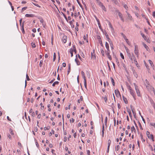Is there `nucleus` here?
Returning a JSON list of instances; mask_svg holds the SVG:
<instances>
[{
    "mask_svg": "<svg viewBox=\"0 0 155 155\" xmlns=\"http://www.w3.org/2000/svg\"><path fill=\"white\" fill-rule=\"evenodd\" d=\"M146 134H147V137H148L149 138V139H150L151 137H150V132L148 131H147V133H146Z\"/></svg>",
    "mask_w": 155,
    "mask_h": 155,
    "instance_id": "nucleus-23",
    "label": "nucleus"
},
{
    "mask_svg": "<svg viewBox=\"0 0 155 155\" xmlns=\"http://www.w3.org/2000/svg\"><path fill=\"white\" fill-rule=\"evenodd\" d=\"M80 14V13L79 12H78V13L77 14L76 13H74V16L75 17H77L78 16V15H79Z\"/></svg>",
    "mask_w": 155,
    "mask_h": 155,
    "instance_id": "nucleus-38",
    "label": "nucleus"
},
{
    "mask_svg": "<svg viewBox=\"0 0 155 155\" xmlns=\"http://www.w3.org/2000/svg\"><path fill=\"white\" fill-rule=\"evenodd\" d=\"M128 112L129 113V116H130V118H132V115H131V111H130V110H128Z\"/></svg>",
    "mask_w": 155,
    "mask_h": 155,
    "instance_id": "nucleus-40",
    "label": "nucleus"
},
{
    "mask_svg": "<svg viewBox=\"0 0 155 155\" xmlns=\"http://www.w3.org/2000/svg\"><path fill=\"white\" fill-rule=\"evenodd\" d=\"M104 101L105 102L107 103V98L106 96H105L104 97Z\"/></svg>",
    "mask_w": 155,
    "mask_h": 155,
    "instance_id": "nucleus-59",
    "label": "nucleus"
},
{
    "mask_svg": "<svg viewBox=\"0 0 155 155\" xmlns=\"http://www.w3.org/2000/svg\"><path fill=\"white\" fill-rule=\"evenodd\" d=\"M70 121L71 122H72V123H73L74 121V120L73 118H71L70 120Z\"/></svg>",
    "mask_w": 155,
    "mask_h": 155,
    "instance_id": "nucleus-62",
    "label": "nucleus"
},
{
    "mask_svg": "<svg viewBox=\"0 0 155 155\" xmlns=\"http://www.w3.org/2000/svg\"><path fill=\"white\" fill-rule=\"evenodd\" d=\"M101 8L103 10H104L105 12L106 11V8H105V7L104 5H103L102 6H101Z\"/></svg>",
    "mask_w": 155,
    "mask_h": 155,
    "instance_id": "nucleus-35",
    "label": "nucleus"
},
{
    "mask_svg": "<svg viewBox=\"0 0 155 155\" xmlns=\"http://www.w3.org/2000/svg\"><path fill=\"white\" fill-rule=\"evenodd\" d=\"M105 35L106 37V38L109 41V40L110 41V38L109 37L107 33L106 32H105Z\"/></svg>",
    "mask_w": 155,
    "mask_h": 155,
    "instance_id": "nucleus-29",
    "label": "nucleus"
},
{
    "mask_svg": "<svg viewBox=\"0 0 155 155\" xmlns=\"http://www.w3.org/2000/svg\"><path fill=\"white\" fill-rule=\"evenodd\" d=\"M87 154L88 155H90V151L89 150H87Z\"/></svg>",
    "mask_w": 155,
    "mask_h": 155,
    "instance_id": "nucleus-63",
    "label": "nucleus"
},
{
    "mask_svg": "<svg viewBox=\"0 0 155 155\" xmlns=\"http://www.w3.org/2000/svg\"><path fill=\"white\" fill-rule=\"evenodd\" d=\"M78 2V3L79 5V6L82 8V6L81 4L80 3V2H79V0H76Z\"/></svg>",
    "mask_w": 155,
    "mask_h": 155,
    "instance_id": "nucleus-51",
    "label": "nucleus"
},
{
    "mask_svg": "<svg viewBox=\"0 0 155 155\" xmlns=\"http://www.w3.org/2000/svg\"><path fill=\"white\" fill-rule=\"evenodd\" d=\"M101 53L103 56H104V51L103 49H101Z\"/></svg>",
    "mask_w": 155,
    "mask_h": 155,
    "instance_id": "nucleus-36",
    "label": "nucleus"
},
{
    "mask_svg": "<svg viewBox=\"0 0 155 155\" xmlns=\"http://www.w3.org/2000/svg\"><path fill=\"white\" fill-rule=\"evenodd\" d=\"M59 83V82L58 81H56L54 82L53 84H52V86L53 87L55 86V84H58Z\"/></svg>",
    "mask_w": 155,
    "mask_h": 155,
    "instance_id": "nucleus-24",
    "label": "nucleus"
},
{
    "mask_svg": "<svg viewBox=\"0 0 155 155\" xmlns=\"http://www.w3.org/2000/svg\"><path fill=\"white\" fill-rule=\"evenodd\" d=\"M143 45L144 47L146 49V50L147 51H148V49H149V48L148 47V46H147L146 44H145L144 43H143Z\"/></svg>",
    "mask_w": 155,
    "mask_h": 155,
    "instance_id": "nucleus-30",
    "label": "nucleus"
},
{
    "mask_svg": "<svg viewBox=\"0 0 155 155\" xmlns=\"http://www.w3.org/2000/svg\"><path fill=\"white\" fill-rule=\"evenodd\" d=\"M43 62V60H41L40 61V64H39V66L40 67H41L42 66V64Z\"/></svg>",
    "mask_w": 155,
    "mask_h": 155,
    "instance_id": "nucleus-44",
    "label": "nucleus"
},
{
    "mask_svg": "<svg viewBox=\"0 0 155 155\" xmlns=\"http://www.w3.org/2000/svg\"><path fill=\"white\" fill-rule=\"evenodd\" d=\"M56 58V54L55 53L54 54L53 61H54Z\"/></svg>",
    "mask_w": 155,
    "mask_h": 155,
    "instance_id": "nucleus-39",
    "label": "nucleus"
},
{
    "mask_svg": "<svg viewBox=\"0 0 155 155\" xmlns=\"http://www.w3.org/2000/svg\"><path fill=\"white\" fill-rule=\"evenodd\" d=\"M110 79L111 80V82L112 83V85L114 86L115 85V83H114V79L112 77H110Z\"/></svg>",
    "mask_w": 155,
    "mask_h": 155,
    "instance_id": "nucleus-21",
    "label": "nucleus"
},
{
    "mask_svg": "<svg viewBox=\"0 0 155 155\" xmlns=\"http://www.w3.org/2000/svg\"><path fill=\"white\" fill-rule=\"evenodd\" d=\"M152 15L154 18H155V12L154 11L153 12Z\"/></svg>",
    "mask_w": 155,
    "mask_h": 155,
    "instance_id": "nucleus-64",
    "label": "nucleus"
},
{
    "mask_svg": "<svg viewBox=\"0 0 155 155\" xmlns=\"http://www.w3.org/2000/svg\"><path fill=\"white\" fill-rule=\"evenodd\" d=\"M134 86L135 88L136 91L137 95L139 97H140L141 95L140 94V91L138 88V86L135 83H134Z\"/></svg>",
    "mask_w": 155,
    "mask_h": 155,
    "instance_id": "nucleus-2",
    "label": "nucleus"
},
{
    "mask_svg": "<svg viewBox=\"0 0 155 155\" xmlns=\"http://www.w3.org/2000/svg\"><path fill=\"white\" fill-rule=\"evenodd\" d=\"M125 40L126 41V42L127 43L128 45H130V43L129 41V40L127 38L125 39Z\"/></svg>",
    "mask_w": 155,
    "mask_h": 155,
    "instance_id": "nucleus-31",
    "label": "nucleus"
},
{
    "mask_svg": "<svg viewBox=\"0 0 155 155\" xmlns=\"http://www.w3.org/2000/svg\"><path fill=\"white\" fill-rule=\"evenodd\" d=\"M149 147H150V148L151 149V150L153 151V148L152 147V146H151V145H149Z\"/></svg>",
    "mask_w": 155,
    "mask_h": 155,
    "instance_id": "nucleus-61",
    "label": "nucleus"
},
{
    "mask_svg": "<svg viewBox=\"0 0 155 155\" xmlns=\"http://www.w3.org/2000/svg\"><path fill=\"white\" fill-rule=\"evenodd\" d=\"M131 132H132L133 131H134V132H136V129L133 126H132L131 127Z\"/></svg>",
    "mask_w": 155,
    "mask_h": 155,
    "instance_id": "nucleus-25",
    "label": "nucleus"
},
{
    "mask_svg": "<svg viewBox=\"0 0 155 155\" xmlns=\"http://www.w3.org/2000/svg\"><path fill=\"white\" fill-rule=\"evenodd\" d=\"M149 62L150 64L151 65V66H152V65L153 66V63L151 60H149Z\"/></svg>",
    "mask_w": 155,
    "mask_h": 155,
    "instance_id": "nucleus-52",
    "label": "nucleus"
},
{
    "mask_svg": "<svg viewBox=\"0 0 155 155\" xmlns=\"http://www.w3.org/2000/svg\"><path fill=\"white\" fill-rule=\"evenodd\" d=\"M120 56H121V58L122 59H124V56L123 54L122 53H120Z\"/></svg>",
    "mask_w": 155,
    "mask_h": 155,
    "instance_id": "nucleus-47",
    "label": "nucleus"
},
{
    "mask_svg": "<svg viewBox=\"0 0 155 155\" xmlns=\"http://www.w3.org/2000/svg\"><path fill=\"white\" fill-rule=\"evenodd\" d=\"M81 74H82V76L83 77V78L84 79V81L86 80L85 77V74H84V72L83 71H82L81 72Z\"/></svg>",
    "mask_w": 155,
    "mask_h": 155,
    "instance_id": "nucleus-13",
    "label": "nucleus"
},
{
    "mask_svg": "<svg viewBox=\"0 0 155 155\" xmlns=\"http://www.w3.org/2000/svg\"><path fill=\"white\" fill-rule=\"evenodd\" d=\"M125 48L126 49V51L127 54V55L129 58L130 59V60L131 61H132L133 60H134L133 57H135L134 54H133V53H132V54H131L130 53L128 52L127 51V50H128V49H126V48L125 47Z\"/></svg>",
    "mask_w": 155,
    "mask_h": 155,
    "instance_id": "nucleus-1",
    "label": "nucleus"
},
{
    "mask_svg": "<svg viewBox=\"0 0 155 155\" xmlns=\"http://www.w3.org/2000/svg\"><path fill=\"white\" fill-rule=\"evenodd\" d=\"M70 52L71 54V57H72L73 56V49L72 48L70 49Z\"/></svg>",
    "mask_w": 155,
    "mask_h": 155,
    "instance_id": "nucleus-22",
    "label": "nucleus"
},
{
    "mask_svg": "<svg viewBox=\"0 0 155 155\" xmlns=\"http://www.w3.org/2000/svg\"><path fill=\"white\" fill-rule=\"evenodd\" d=\"M24 22L25 21H24L22 23H21V25H20L21 28L24 27Z\"/></svg>",
    "mask_w": 155,
    "mask_h": 155,
    "instance_id": "nucleus-58",
    "label": "nucleus"
},
{
    "mask_svg": "<svg viewBox=\"0 0 155 155\" xmlns=\"http://www.w3.org/2000/svg\"><path fill=\"white\" fill-rule=\"evenodd\" d=\"M97 39L98 40V41H99V43L100 44V45H101V46L103 47L104 46L103 45V44L102 42L101 41V37L99 35H98V36H97Z\"/></svg>",
    "mask_w": 155,
    "mask_h": 155,
    "instance_id": "nucleus-5",
    "label": "nucleus"
},
{
    "mask_svg": "<svg viewBox=\"0 0 155 155\" xmlns=\"http://www.w3.org/2000/svg\"><path fill=\"white\" fill-rule=\"evenodd\" d=\"M38 18L40 20V21L41 23L42 24L43 23L44 21L41 17H39Z\"/></svg>",
    "mask_w": 155,
    "mask_h": 155,
    "instance_id": "nucleus-28",
    "label": "nucleus"
},
{
    "mask_svg": "<svg viewBox=\"0 0 155 155\" xmlns=\"http://www.w3.org/2000/svg\"><path fill=\"white\" fill-rule=\"evenodd\" d=\"M107 64H108V68H109V70L110 71H111V68H110V66L109 65V63L108 62V61H107Z\"/></svg>",
    "mask_w": 155,
    "mask_h": 155,
    "instance_id": "nucleus-54",
    "label": "nucleus"
},
{
    "mask_svg": "<svg viewBox=\"0 0 155 155\" xmlns=\"http://www.w3.org/2000/svg\"><path fill=\"white\" fill-rule=\"evenodd\" d=\"M71 69V64H68V74L70 71Z\"/></svg>",
    "mask_w": 155,
    "mask_h": 155,
    "instance_id": "nucleus-27",
    "label": "nucleus"
},
{
    "mask_svg": "<svg viewBox=\"0 0 155 155\" xmlns=\"http://www.w3.org/2000/svg\"><path fill=\"white\" fill-rule=\"evenodd\" d=\"M98 5L101 7L103 5V3L101 2L100 1H98L97 2Z\"/></svg>",
    "mask_w": 155,
    "mask_h": 155,
    "instance_id": "nucleus-18",
    "label": "nucleus"
},
{
    "mask_svg": "<svg viewBox=\"0 0 155 155\" xmlns=\"http://www.w3.org/2000/svg\"><path fill=\"white\" fill-rule=\"evenodd\" d=\"M61 13L62 14V15H63L64 16V18L66 19V20L68 21V20H67V17L66 16V15H65V14L64 13H63L62 12H61Z\"/></svg>",
    "mask_w": 155,
    "mask_h": 155,
    "instance_id": "nucleus-45",
    "label": "nucleus"
},
{
    "mask_svg": "<svg viewBox=\"0 0 155 155\" xmlns=\"http://www.w3.org/2000/svg\"><path fill=\"white\" fill-rule=\"evenodd\" d=\"M91 58H93L94 59H96V57L95 56V54L94 55H93V53L91 52Z\"/></svg>",
    "mask_w": 155,
    "mask_h": 155,
    "instance_id": "nucleus-34",
    "label": "nucleus"
},
{
    "mask_svg": "<svg viewBox=\"0 0 155 155\" xmlns=\"http://www.w3.org/2000/svg\"><path fill=\"white\" fill-rule=\"evenodd\" d=\"M134 53L137 55V56L139 54V52H138V51L137 49H136V46H135V49L134 50Z\"/></svg>",
    "mask_w": 155,
    "mask_h": 155,
    "instance_id": "nucleus-11",
    "label": "nucleus"
},
{
    "mask_svg": "<svg viewBox=\"0 0 155 155\" xmlns=\"http://www.w3.org/2000/svg\"><path fill=\"white\" fill-rule=\"evenodd\" d=\"M117 13L118 14V16L120 18L121 20L123 22H124V20L123 17V15L122 14L119 12L118 11Z\"/></svg>",
    "mask_w": 155,
    "mask_h": 155,
    "instance_id": "nucleus-6",
    "label": "nucleus"
},
{
    "mask_svg": "<svg viewBox=\"0 0 155 155\" xmlns=\"http://www.w3.org/2000/svg\"><path fill=\"white\" fill-rule=\"evenodd\" d=\"M114 92H115V93L117 97H118L119 95L120 96H121V95L120 94V93L118 90H115L114 91Z\"/></svg>",
    "mask_w": 155,
    "mask_h": 155,
    "instance_id": "nucleus-8",
    "label": "nucleus"
},
{
    "mask_svg": "<svg viewBox=\"0 0 155 155\" xmlns=\"http://www.w3.org/2000/svg\"><path fill=\"white\" fill-rule=\"evenodd\" d=\"M73 51H74L75 52V53L76 54L77 53V51L75 45L73 46Z\"/></svg>",
    "mask_w": 155,
    "mask_h": 155,
    "instance_id": "nucleus-32",
    "label": "nucleus"
},
{
    "mask_svg": "<svg viewBox=\"0 0 155 155\" xmlns=\"http://www.w3.org/2000/svg\"><path fill=\"white\" fill-rule=\"evenodd\" d=\"M133 60H134V63L135 64H136V65H137V64H138V63L136 60V58L135 57H133Z\"/></svg>",
    "mask_w": 155,
    "mask_h": 155,
    "instance_id": "nucleus-26",
    "label": "nucleus"
},
{
    "mask_svg": "<svg viewBox=\"0 0 155 155\" xmlns=\"http://www.w3.org/2000/svg\"><path fill=\"white\" fill-rule=\"evenodd\" d=\"M84 85L85 88L86 89H87L86 80L84 81Z\"/></svg>",
    "mask_w": 155,
    "mask_h": 155,
    "instance_id": "nucleus-42",
    "label": "nucleus"
},
{
    "mask_svg": "<svg viewBox=\"0 0 155 155\" xmlns=\"http://www.w3.org/2000/svg\"><path fill=\"white\" fill-rule=\"evenodd\" d=\"M75 61L76 62L78 65H80V61H78L77 59V58H75Z\"/></svg>",
    "mask_w": 155,
    "mask_h": 155,
    "instance_id": "nucleus-17",
    "label": "nucleus"
},
{
    "mask_svg": "<svg viewBox=\"0 0 155 155\" xmlns=\"http://www.w3.org/2000/svg\"><path fill=\"white\" fill-rule=\"evenodd\" d=\"M107 117H105V121H104V123H105V125L106 126V127H107Z\"/></svg>",
    "mask_w": 155,
    "mask_h": 155,
    "instance_id": "nucleus-37",
    "label": "nucleus"
},
{
    "mask_svg": "<svg viewBox=\"0 0 155 155\" xmlns=\"http://www.w3.org/2000/svg\"><path fill=\"white\" fill-rule=\"evenodd\" d=\"M119 148H120V146L119 145H117V147H116V148H115V150H117L118 151L119 149Z\"/></svg>",
    "mask_w": 155,
    "mask_h": 155,
    "instance_id": "nucleus-48",
    "label": "nucleus"
},
{
    "mask_svg": "<svg viewBox=\"0 0 155 155\" xmlns=\"http://www.w3.org/2000/svg\"><path fill=\"white\" fill-rule=\"evenodd\" d=\"M109 42L112 50L114 49L112 41L109 40Z\"/></svg>",
    "mask_w": 155,
    "mask_h": 155,
    "instance_id": "nucleus-14",
    "label": "nucleus"
},
{
    "mask_svg": "<svg viewBox=\"0 0 155 155\" xmlns=\"http://www.w3.org/2000/svg\"><path fill=\"white\" fill-rule=\"evenodd\" d=\"M114 3L117 4L118 3V1L117 0H112Z\"/></svg>",
    "mask_w": 155,
    "mask_h": 155,
    "instance_id": "nucleus-57",
    "label": "nucleus"
},
{
    "mask_svg": "<svg viewBox=\"0 0 155 155\" xmlns=\"http://www.w3.org/2000/svg\"><path fill=\"white\" fill-rule=\"evenodd\" d=\"M50 129V127L49 126H48V127H45L44 128V129L45 130H49Z\"/></svg>",
    "mask_w": 155,
    "mask_h": 155,
    "instance_id": "nucleus-46",
    "label": "nucleus"
},
{
    "mask_svg": "<svg viewBox=\"0 0 155 155\" xmlns=\"http://www.w3.org/2000/svg\"><path fill=\"white\" fill-rule=\"evenodd\" d=\"M122 97H123V100L124 103L126 104H127L128 103V101H127V99L126 97H125L124 96H123Z\"/></svg>",
    "mask_w": 155,
    "mask_h": 155,
    "instance_id": "nucleus-15",
    "label": "nucleus"
},
{
    "mask_svg": "<svg viewBox=\"0 0 155 155\" xmlns=\"http://www.w3.org/2000/svg\"><path fill=\"white\" fill-rule=\"evenodd\" d=\"M8 137L10 139H12V137L9 134H7Z\"/></svg>",
    "mask_w": 155,
    "mask_h": 155,
    "instance_id": "nucleus-60",
    "label": "nucleus"
},
{
    "mask_svg": "<svg viewBox=\"0 0 155 155\" xmlns=\"http://www.w3.org/2000/svg\"><path fill=\"white\" fill-rule=\"evenodd\" d=\"M35 16L33 14H26L25 15V16L28 17H33Z\"/></svg>",
    "mask_w": 155,
    "mask_h": 155,
    "instance_id": "nucleus-9",
    "label": "nucleus"
},
{
    "mask_svg": "<svg viewBox=\"0 0 155 155\" xmlns=\"http://www.w3.org/2000/svg\"><path fill=\"white\" fill-rule=\"evenodd\" d=\"M127 85H128V84H127ZM127 86L128 87V89L130 91L132 90L131 87L129 85H127Z\"/></svg>",
    "mask_w": 155,
    "mask_h": 155,
    "instance_id": "nucleus-43",
    "label": "nucleus"
},
{
    "mask_svg": "<svg viewBox=\"0 0 155 155\" xmlns=\"http://www.w3.org/2000/svg\"><path fill=\"white\" fill-rule=\"evenodd\" d=\"M98 5L101 7L103 5V3L101 2L100 1H98L97 2Z\"/></svg>",
    "mask_w": 155,
    "mask_h": 155,
    "instance_id": "nucleus-19",
    "label": "nucleus"
},
{
    "mask_svg": "<svg viewBox=\"0 0 155 155\" xmlns=\"http://www.w3.org/2000/svg\"><path fill=\"white\" fill-rule=\"evenodd\" d=\"M21 31H22V33L23 34H25V30H24V27L21 28Z\"/></svg>",
    "mask_w": 155,
    "mask_h": 155,
    "instance_id": "nucleus-56",
    "label": "nucleus"
},
{
    "mask_svg": "<svg viewBox=\"0 0 155 155\" xmlns=\"http://www.w3.org/2000/svg\"><path fill=\"white\" fill-rule=\"evenodd\" d=\"M27 7H24L23 8H22V10L21 11V12H22L24 10H25L27 9Z\"/></svg>",
    "mask_w": 155,
    "mask_h": 155,
    "instance_id": "nucleus-50",
    "label": "nucleus"
},
{
    "mask_svg": "<svg viewBox=\"0 0 155 155\" xmlns=\"http://www.w3.org/2000/svg\"><path fill=\"white\" fill-rule=\"evenodd\" d=\"M132 71H133V74L134 76L136 78H137L138 77V75L137 74L136 72L134 69H132Z\"/></svg>",
    "mask_w": 155,
    "mask_h": 155,
    "instance_id": "nucleus-10",
    "label": "nucleus"
},
{
    "mask_svg": "<svg viewBox=\"0 0 155 155\" xmlns=\"http://www.w3.org/2000/svg\"><path fill=\"white\" fill-rule=\"evenodd\" d=\"M121 35H122L123 38H124V39H125L126 38H127L126 36L123 33H121Z\"/></svg>",
    "mask_w": 155,
    "mask_h": 155,
    "instance_id": "nucleus-53",
    "label": "nucleus"
},
{
    "mask_svg": "<svg viewBox=\"0 0 155 155\" xmlns=\"http://www.w3.org/2000/svg\"><path fill=\"white\" fill-rule=\"evenodd\" d=\"M97 22H98V26H99V28L101 30V31H103V29L102 28H101V25L100 23V21H99V20L98 19H97Z\"/></svg>",
    "mask_w": 155,
    "mask_h": 155,
    "instance_id": "nucleus-12",
    "label": "nucleus"
},
{
    "mask_svg": "<svg viewBox=\"0 0 155 155\" xmlns=\"http://www.w3.org/2000/svg\"><path fill=\"white\" fill-rule=\"evenodd\" d=\"M141 35L142 36L143 38L145 40H146L147 39L146 37V36L144 35L142 33H141Z\"/></svg>",
    "mask_w": 155,
    "mask_h": 155,
    "instance_id": "nucleus-33",
    "label": "nucleus"
},
{
    "mask_svg": "<svg viewBox=\"0 0 155 155\" xmlns=\"http://www.w3.org/2000/svg\"><path fill=\"white\" fill-rule=\"evenodd\" d=\"M126 12L128 15V18L130 20H132V17L131 15L127 11H126Z\"/></svg>",
    "mask_w": 155,
    "mask_h": 155,
    "instance_id": "nucleus-16",
    "label": "nucleus"
},
{
    "mask_svg": "<svg viewBox=\"0 0 155 155\" xmlns=\"http://www.w3.org/2000/svg\"><path fill=\"white\" fill-rule=\"evenodd\" d=\"M26 79L27 81H29L30 80V79L28 75L27 74L26 75Z\"/></svg>",
    "mask_w": 155,
    "mask_h": 155,
    "instance_id": "nucleus-55",
    "label": "nucleus"
},
{
    "mask_svg": "<svg viewBox=\"0 0 155 155\" xmlns=\"http://www.w3.org/2000/svg\"><path fill=\"white\" fill-rule=\"evenodd\" d=\"M105 47L107 49V50H109L108 44L107 42H105Z\"/></svg>",
    "mask_w": 155,
    "mask_h": 155,
    "instance_id": "nucleus-20",
    "label": "nucleus"
},
{
    "mask_svg": "<svg viewBox=\"0 0 155 155\" xmlns=\"http://www.w3.org/2000/svg\"><path fill=\"white\" fill-rule=\"evenodd\" d=\"M67 37L66 35H64L63 37L62 38V41L64 43H65L67 41Z\"/></svg>",
    "mask_w": 155,
    "mask_h": 155,
    "instance_id": "nucleus-7",
    "label": "nucleus"
},
{
    "mask_svg": "<svg viewBox=\"0 0 155 155\" xmlns=\"http://www.w3.org/2000/svg\"><path fill=\"white\" fill-rule=\"evenodd\" d=\"M9 131L11 134L13 135L14 134V133L13 132V130L12 129L10 128L9 130Z\"/></svg>",
    "mask_w": 155,
    "mask_h": 155,
    "instance_id": "nucleus-41",
    "label": "nucleus"
},
{
    "mask_svg": "<svg viewBox=\"0 0 155 155\" xmlns=\"http://www.w3.org/2000/svg\"><path fill=\"white\" fill-rule=\"evenodd\" d=\"M130 92L131 94L133 96L134 100H136V95L134 91L133 90H132L130 91Z\"/></svg>",
    "mask_w": 155,
    "mask_h": 155,
    "instance_id": "nucleus-4",
    "label": "nucleus"
},
{
    "mask_svg": "<svg viewBox=\"0 0 155 155\" xmlns=\"http://www.w3.org/2000/svg\"><path fill=\"white\" fill-rule=\"evenodd\" d=\"M105 52L109 59L110 60H112V58L111 55H110V50H107V52L106 51Z\"/></svg>",
    "mask_w": 155,
    "mask_h": 155,
    "instance_id": "nucleus-3",
    "label": "nucleus"
},
{
    "mask_svg": "<svg viewBox=\"0 0 155 155\" xmlns=\"http://www.w3.org/2000/svg\"><path fill=\"white\" fill-rule=\"evenodd\" d=\"M31 44L33 48H35L36 47V45H35V43L32 42Z\"/></svg>",
    "mask_w": 155,
    "mask_h": 155,
    "instance_id": "nucleus-49",
    "label": "nucleus"
}]
</instances>
